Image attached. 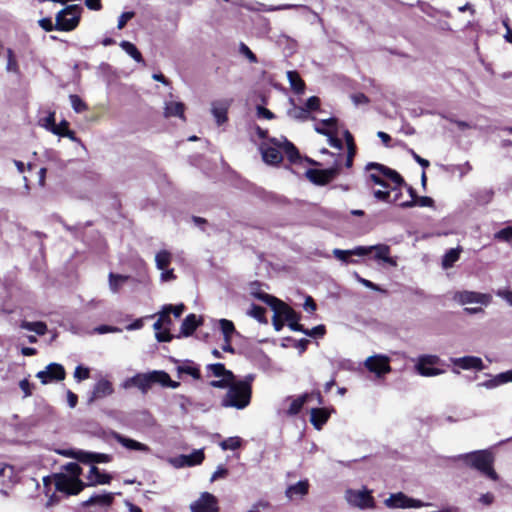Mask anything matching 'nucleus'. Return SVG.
I'll list each match as a JSON object with an SVG mask.
<instances>
[{
	"instance_id": "f3484780",
	"label": "nucleus",
	"mask_w": 512,
	"mask_h": 512,
	"mask_svg": "<svg viewBox=\"0 0 512 512\" xmlns=\"http://www.w3.org/2000/svg\"><path fill=\"white\" fill-rule=\"evenodd\" d=\"M70 455L83 463H108L111 460V456L108 454L85 452L81 450L72 452Z\"/></svg>"
},
{
	"instance_id": "6e6552de",
	"label": "nucleus",
	"mask_w": 512,
	"mask_h": 512,
	"mask_svg": "<svg viewBox=\"0 0 512 512\" xmlns=\"http://www.w3.org/2000/svg\"><path fill=\"white\" fill-rule=\"evenodd\" d=\"M190 511L220 512L218 499L209 492H202L200 496L190 504Z\"/></svg>"
},
{
	"instance_id": "bb28decb",
	"label": "nucleus",
	"mask_w": 512,
	"mask_h": 512,
	"mask_svg": "<svg viewBox=\"0 0 512 512\" xmlns=\"http://www.w3.org/2000/svg\"><path fill=\"white\" fill-rule=\"evenodd\" d=\"M130 279L131 277L127 275L109 273L108 280L110 291L112 293H118L121 287Z\"/></svg>"
},
{
	"instance_id": "4c0bfd02",
	"label": "nucleus",
	"mask_w": 512,
	"mask_h": 512,
	"mask_svg": "<svg viewBox=\"0 0 512 512\" xmlns=\"http://www.w3.org/2000/svg\"><path fill=\"white\" fill-rule=\"evenodd\" d=\"M287 113L290 118L298 121H306L310 119V113L303 107L293 106ZM311 119L314 120L315 118L311 117Z\"/></svg>"
},
{
	"instance_id": "dca6fc26",
	"label": "nucleus",
	"mask_w": 512,
	"mask_h": 512,
	"mask_svg": "<svg viewBox=\"0 0 512 512\" xmlns=\"http://www.w3.org/2000/svg\"><path fill=\"white\" fill-rule=\"evenodd\" d=\"M114 392V388L112 383L107 379H100L94 385L91 396L88 399L89 403L94 402L95 400L105 398L107 396L112 395Z\"/></svg>"
},
{
	"instance_id": "e2e57ef3",
	"label": "nucleus",
	"mask_w": 512,
	"mask_h": 512,
	"mask_svg": "<svg viewBox=\"0 0 512 512\" xmlns=\"http://www.w3.org/2000/svg\"><path fill=\"white\" fill-rule=\"evenodd\" d=\"M43 126L54 134V130H58L55 124L54 113H50L44 120Z\"/></svg>"
},
{
	"instance_id": "5fc2aeb1",
	"label": "nucleus",
	"mask_w": 512,
	"mask_h": 512,
	"mask_svg": "<svg viewBox=\"0 0 512 512\" xmlns=\"http://www.w3.org/2000/svg\"><path fill=\"white\" fill-rule=\"evenodd\" d=\"M320 128L326 129L328 131H336L337 130V119L336 118H328L321 120L320 124H317Z\"/></svg>"
},
{
	"instance_id": "a211bd4d",
	"label": "nucleus",
	"mask_w": 512,
	"mask_h": 512,
	"mask_svg": "<svg viewBox=\"0 0 512 512\" xmlns=\"http://www.w3.org/2000/svg\"><path fill=\"white\" fill-rule=\"evenodd\" d=\"M454 366L464 370L475 369L481 371L484 369V364L481 358L476 356H464L460 358H451Z\"/></svg>"
},
{
	"instance_id": "5701e85b",
	"label": "nucleus",
	"mask_w": 512,
	"mask_h": 512,
	"mask_svg": "<svg viewBox=\"0 0 512 512\" xmlns=\"http://www.w3.org/2000/svg\"><path fill=\"white\" fill-rule=\"evenodd\" d=\"M309 483L307 480H301L294 485H290L286 491V497L290 500L295 498H302L308 493Z\"/></svg>"
},
{
	"instance_id": "393cba45",
	"label": "nucleus",
	"mask_w": 512,
	"mask_h": 512,
	"mask_svg": "<svg viewBox=\"0 0 512 512\" xmlns=\"http://www.w3.org/2000/svg\"><path fill=\"white\" fill-rule=\"evenodd\" d=\"M228 101H216L212 103L211 112L216 119L218 125L223 124L227 120Z\"/></svg>"
},
{
	"instance_id": "6ab92c4d",
	"label": "nucleus",
	"mask_w": 512,
	"mask_h": 512,
	"mask_svg": "<svg viewBox=\"0 0 512 512\" xmlns=\"http://www.w3.org/2000/svg\"><path fill=\"white\" fill-rule=\"evenodd\" d=\"M112 437L116 440L120 445L128 450H135L144 453L150 452V447L144 443L138 442L134 439L123 436L118 432H113Z\"/></svg>"
},
{
	"instance_id": "9b49d317",
	"label": "nucleus",
	"mask_w": 512,
	"mask_h": 512,
	"mask_svg": "<svg viewBox=\"0 0 512 512\" xmlns=\"http://www.w3.org/2000/svg\"><path fill=\"white\" fill-rule=\"evenodd\" d=\"M65 376L66 372L64 367L58 363H50L46 366L45 370L39 371L36 374V377L40 379L42 384L64 380Z\"/></svg>"
},
{
	"instance_id": "2f4dec72",
	"label": "nucleus",
	"mask_w": 512,
	"mask_h": 512,
	"mask_svg": "<svg viewBox=\"0 0 512 512\" xmlns=\"http://www.w3.org/2000/svg\"><path fill=\"white\" fill-rule=\"evenodd\" d=\"M178 374H187L192 376L194 379H200V370L196 365H194L191 361H186L181 365L177 366Z\"/></svg>"
},
{
	"instance_id": "37998d69",
	"label": "nucleus",
	"mask_w": 512,
	"mask_h": 512,
	"mask_svg": "<svg viewBox=\"0 0 512 512\" xmlns=\"http://www.w3.org/2000/svg\"><path fill=\"white\" fill-rule=\"evenodd\" d=\"M184 305L183 304H179V305H176V306H172V305H166L163 307V312H164V319L167 320L168 324L171 323V319L169 317V313L172 312L175 317H180L181 314L183 313L184 311Z\"/></svg>"
},
{
	"instance_id": "7c9ffc66",
	"label": "nucleus",
	"mask_w": 512,
	"mask_h": 512,
	"mask_svg": "<svg viewBox=\"0 0 512 512\" xmlns=\"http://www.w3.org/2000/svg\"><path fill=\"white\" fill-rule=\"evenodd\" d=\"M287 78L291 88L297 93L302 94L305 89V83L296 71H288Z\"/></svg>"
},
{
	"instance_id": "1a4fd4ad",
	"label": "nucleus",
	"mask_w": 512,
	"mask_h": 512,
	"mask_svg": "<svg viewBox=\"0 0 512 512\" xmlns=\"http://www.w3.org/2000/svg\"><path fill=\"white\" fill-rule=\"evenodd\" d=\"M345 499L347 502L361 509L373 508L374 499L368 490H353L348 489L345 493Z\"/></svg>"
},
{
	"instance_id": "09e8293b",
	"label": "nucleus",
	"mask_w": 512,
	"mask_h": 512,
	"mask_svg": "<svg viewBox=\"0 0 512 512\" xmlns=\"http://www.w3.org/2000/svg\"><path fill=\"white\" fill-rule=\"evenodd\" d=\"M7 65L6 70L12 73H19V66L12 49H7Z\"/></svg>"
},
{
	"instance_id": "b1692460",
	"label": "nucleus",
	"mask_w": 512,
	"mask_h": 512,
	"mask_svg": "<svg viewBox=\"0 0 512 512\" xmlns=\"http://www.w3.org/2000/svg\"><path fill=\"white\" fill-rule=\"evenodd\" d=\"M271 142L282 149V151L287 155L290 161H296L299 158V152L297 148L289 142L286 138H282L280 140L278 139H271Z\"/></svg>"
},
{
	"instance_id": "f704fd0d",
	"label": "nucleus",
	"mask_w": 512,
	"mask_h": 512,
	"mask_svg": "<svg viewBox=\"0 0 512 512\" xmlns=\"http://www.w3.org/2000/svg\"><path fill=\"white\" fill-rule=\"evenodd\" d=\"M164 323L168 322L164 319V312H162L160 318L153 324V328L157 331L156 338L159 342H168L172 338L168 331L159 332Z\"/></svg>"
},
{
	"instance_id": "680f3d73",
	"label": "nucleus",
	"mask_w": 512,
	"mask_h": 512,
	"mask_svg": "<svg viewBox=\"0 0 512 512\" xmlns=\"http://www.w3.org/2000/svg\"><path fill=\"white\" fill-rule=\"evenodd\" d=\"M94 332L98 334H105V333H117L121 332V329L114 326L109 325H100L94 329Z\"/></svg>"
},
{
	"instance_id": "423d86ee",
	"label": "nucleus",
	"mask_w": 512,
	"mask_h": 512,
	"mask_svg": "<svg viewBox=\"0 0 512 512\" xmlns=\"http://www.w3.org/2000/svg\"><path fill=\"white\" fill-rule=\"evenodd\" d=\"M441 362L437 355L425 354L418 357L415 369L424 377H433L444 373V370L434 367Z\"/></svg>"
},
{
	"instance_id": "39448f33",
	"label": "nucleus",
	"mask_w": 512,
	"mask_h": 512,
	"mask_svg": "<svg viewBox=\"0 0 512 512\" xmlns=\"http://www.w3.org/2000/svg\"><path fill=\"white\" fill-rule=\"evenodd\" d=\"M81 8L78 5H69L56 15L55 29L60 31H71L79 23Z\"/></svg>"
},
{
	"instance_id": "ddd939ff",
	"label": "nucleus",
	"mask_w": 512,
	"mask_h": 512,
	"mask_svg": "<svg viewBox=\"0 0 512 512\" xmlns=\"http://www.w3.org/2000/svg\"><path fill=\"white\" fill-rule=\"evenodd\" d=\"M165 379V375L160 374L159 370H154L148 373L136 374V387L146 394L153 384L158 383V380Z\"/></svg>"
},
{
	"instance_id": "052dcab7",
	"label": "nucleus",
	"mask_w": 512,
	"mask_h": 512,
	"mask_svg": "<svg viewBox=\"0 0 512 512\" xmlns=\"http://www.w3.org/2000/svg\"><path fill=\"white\" fill-rule=\"evenodd\" d=\"M235 379L221 378L220 380H213L210 385L214 388H228Z\"/></svg>"
},
{
	"instance_id": "0e129e2a",
	"label": "nucleus",
	"mask_w": 512,
	"mask_h": 512,
	"mask_svg": "<svg viewBox=\"0 0 512 512\" xmlns=\"http://www.w3.org/2000/svg\"><path fill=\"white\" fill-rule=\"evenodd\" d=\"M133 16H134V12L122 13L118 19L117 28L123 29L125 27V25L127 24V22L133 18Z\"/></svg>"
},
{
	"instance_id": "cd10ccee",
	"label": "nucleus",
	"mask_w": 512,
	"mask_h": 512,
	"mask_svg": "<svg viewBox=\"0 0 512 512\" xmlns=\"http://www.w3.org/2000/svg\"><path fill=\"white\" fill-rule=\"evenodd\" d=\"M199 321L197 320V317L195 314H189L186 316V318L183 320L181 324V333L184 336H190L198 327Z\"/></svg>"
},
{
	"instance_id": "a19ab883",
	"label": "nucleus",
	"mask_w": 512,
	"mask_h": 512,
	"mask_svg": "<svg viewBox=\"0 0 512 512\" xmlns=\"http://www.w3.org/2000/svg\"><path fill=\"white\" fill-rule=\"evenodd\" d=\"M252 295L255 298L268 304L273 309V311H275L278 307V304H280L282 302L281 300L277 299L276 297L266 294L264 292L252 291Z\"/></svg>"
},
{
	"instance_id": "72a5a7b5",
	"label": "nucleus",
	"mask_w": 512,
	"mask_h": 512,
	"mask_svg": "<svg viewBox=\"0 0 512 512\" xmlns=\"http://www.w3.org/2000/svg\"><path fill=\"white\" fill-rule=\"evenodd\" d=\"M328 417L327 412L323 409L314 408L311 410V422L317 429H320L327 422Z\"/></svg>"
},
{
	"instance_id": "c85d7f7f",
	"label": "nucleus",
	"mask_w": 512,
	"mask_h": 512,
	"mask_svg": "<svg viewBox=\"0 0 512 512\" xmlns=\"http://www.w3.org/2000/svg\"><path fill=\"white\" fill-rule=\"evenodd\" d=\"M207 369L214 377L235 379L232 371L227 370L222 363L209 364Z\"/></svg>"
},
{
	"instance_id": "58836bf2",
	"label": "nucleus",
	"mask_w": 512,
	"mask_h": 512,
	"mask_svg": "<svg viewBox=\"0 0 512 512\" xmlns=\"http://www.w3.org/2000/svg\"><path fill=\"white\" fill-rule=\"evenodd\" d=\"M21 328L28 330V331H33L38 335H44L47 331V325L41 321H37V322L23 321L21 323Z\"/></svg>"
},
{
	"instance_id": "13d9d810",
	"label": "nucleus",
	"mask_w": 512,
	"mask_h": 512,
	"mask_svg": "<svg viewBox=\"0 0 512 512\" xmlns=\"http://www.w3.org/2000/svg\"><path fill=\"white\" fill-rule=\"evenodd\" d=\"M89 375H90V371L86 367L77 366L74 371V378L77 381H82V380L88 379Z\"/></svg>"
},
{
	"instance_id": "864d4df0",
	"label": "nucleus",
	"mask_w": 512,
	"mask_h": 512,
	"mask_svg": "<svg viewBox=\"0 0 512 512\" xmlns=\"http://www.w3.org/2000/svg\"><path fill=\"white\" fill-rule=\"evenodd\" d=\"M404 186L406 187L411 199L408 201H403V202L399 203V206L403 207V208H409V207L416 206V199L418 197L416 195L415 190L411 186H408L406 184Z\"/></svg>"
},
{
	"instance_id": "c9c22d12",
	"label": "nucleus",
	"mask_w": 512,
	"mask_h": 512,
	"mask_svg": "<svg viewBox=\"0 0 512 512\" xmlns=\"http://www.w3.org/2000/svg\"><path fill=\"white\" fill-rule=\"evenodd\" d=\"M172 255L166 250L159 251L155 256V262L157 269L164 271L170 265Z\"/></svg>"
},
{
	"instance_id": "c03bdc74",
	"label": "nucleus",
	"mask_w": 512,
	"mask_h": 512,
	"mask_svg": "<svg viewBox=\"0 0 512 512\" xmlns=\"http://www.w3.org/2000/svg\"><path fill=\"white\" fill-rule=\"evenodd\" d=\"M219 324H220L221 331L224 335V340H225V342H228L229 338L235 331L234 324L230 320H227V319H221L219 321Z\"/></svg>"
},
{
	"instance_id": "aec40b11",
	"label": "nucleus",
	"mask_w": 512,
	"mask_h": 512,
	"mask_svg": "<svg viewBox=\"0 0 512 512\" xmlns=\"http://www.w3.org/2000/svg\"><path fill=\"white\" fill-rule=\"evenodd\" d=\"M280 149L276 145L261 144L260 151L264 162L271 165L279 164L283 159Z\"/></svg>"
},
{
	"instance_id": "4be33fe9",
	"label": "nucleus",
	"mask_w": 512,
	"mask_h": 512,
	"mask_svg": "<svg viewBox=\"0 0 512 512\" xmlns=\"http://www.w3.org/2000/svg\"><path fill=\"white\" fill-rule=\"evenodd\" d=\"M370 253V248H364L363 246L356 247L352 250H341V249H334L333 255L340 261H343L345 263H348L349 257L352 255L356 256H365Z\"/></svg>"
},
{
	"instance_id": "e433bc0d",
	"label": "nucleus",
	"mask_w": 512,
	"mask_h": 512,
	"mask_svg": "<svg viewBox=\"0 0 512 512\" xmlns=\"http://www.w3.org/2000/svg\"><path fill=\"white\" fill-rule=\"evenodd\" d=\"M120 47L128 54L130 55L136 62L143 63V57L140 53V51L137 49V47L129 42V41H122L120 43Z\"/></svg>"
},
{
	"instance_id": "0eeeda50",
	"label": "nucleus",
	"mask_w": 512,
	"mask_h": 512,
	"mask_svg": "<svg viewBox=\"0 0 512 512\" xmlns=\"http://www.w3.org/2000/svg\"><path fill=\"white\" fill-rule=\"evenodd\" d=\"M453 300L462 306L467 304H480L487 306L491 303L492 296L488 293L461 290L454 293Z\"/></svg>"
},
{
	"instance_id": "8fccbe9b",
	"label": "nucleus",
	"mask_w": 512,
	"mask_h": 512,
	"mask_svg": "<svg viewBox=\"0 0 512 512\" xmlns=\"http://www.w3.org/2000/svg\"><path fill=\"white\" fill-rule=\"evenodd\" d=\"M185 456L187 457V461H188V462H186L187 466L198 465V464L202 463V461L204 460V453L201 449L195 450L191 454L185 455Z\"/></svg>"
},
{
	"instance_id": "a18cd8bd",
	"label": "nucleus",
	"mask_w": 512,
	"mask_h": 512,
	"mask_svg": "<svg viewBox=\"0 0 512 512\" xmlns=\"http://www.w3.org/2000/svg\"><path fill=\"white\" fill-rule=\"evenodd\" d=\"M69 100H70L73 110L76 113H81V112L87 110V108H88L87 104L76 94H71L69 96Z\"/></svg>"
},
{
	"instance_id": "79ce46f5",
	"label": "nucleus",
	"mask_w": 512,
	"mask_h": 512,
	"mask_svg": "<svg viewBox=\"0 0 512 512\" xmlns=\"http://www.w3.org/2000/svg\"><path fill=\"white\" fill-rule=\"evenodd\" d=\"M113 497L111 494L94 495L91 496L87 501L84 502L85 506L94 504L109 505L112 502Z\"/></svg>"
},
{
	"instance_id": "412c9836",
	"label": "nucleus",
	"mask_w": 512,
	"mask_h": 512,
	"mask_svg": "<svg viewBox=\"0 0 512 512\" xmlns=\"http://www.w3.org/2000/svg\"><path fill=\"white\" fill-rule=\"evenodd\" d=\"M364 248H370V253L375 251L374 258L376 260H382L385 263L396 266L397 262L394 258L390 257V248L387 245L379 244L375 246H363Z\"/></svg>"
},
{
	"instance_id": "603ef678",
	"label": "nucleus",
	"mask_w": 512,
	"mask_h": 512,
	"mask_svg": "<svg viewBox=\"0 0 512 512\" xmlns=\"http://www.w3.org/2000/svg\"><path fill=\"white\" fill-rule=\"evenodd\" d=\"M494 238L508 243L512 242V226L499 230L495 233Z\"/></svg>"
},
{
	"instance_id": "49530a36",
	"label": "nucleus",
	"mask_w": 512,
	"mask_h": 512,
	"mask_svg": "<svg viewBox=\"0 0 512 512\" xmlns=\"http://www.w3.org/2000/svg\"><path fill=\"white\" fill-rule=\"evenodd\" d=\"M241 442V438L237 436L229 437L220 443V447L223 450H236L241 446Z\"/></svg>"
},
{
	"instance_id": "4468645a",
	"label": "nucleus",
	"mask_w": 512,
	"mask_h": 512,
	"mask_svg": "<svg viewBox=\"0 0 512 512\" xmlns=\"http://www.w3.org/2000/svg\"><path fill=\"white\" fill-rule=\"evenodd\" d=\"M339 169L337 167L318 170V169H309L306 172L307 178L314 184L317 185H325L333 180L338 174Z\"/></svg>"
},
{
	"instance_id": "ea45409f",
	"label": "nucleus",
	"mask_w": 512,
	"mask_h": 512,
	"mask_svg": "<svg viewBox=\"0 0 512 512\" xmlns=\"http://www.w3.org/2000/svg\"><path fill=\"white\" fill-rule=\"evenodd\" d=\"M308 395H302L290 401L289 408L287 410L288 415H296L300 412L303 405L306 403Z\"/></svg>"
},
{
	"instance_id": "f8f14e48",
	"label": "nucleus",
	"mask_w": 512,
	"mask_h": 512,
	"mask_svg": "<svg viewBox=\"0 0 512 512\" xmlns=\"http://www.w3.org/2000/svg\"><path fill=\"white\" fill-rule=\"evenodd\" d=\"M389 361V357L385 355H374L368 357L365 360L364 365L370 372L375 373L378 377H380L391 371Z\"/></svg>"
},
{
	"instance_id": "20e7f679",
	"label": "nucleus",
	"mask_w": 512,
	"mask_h": 512,
	"mask_svg": "<svg viewBox=\"0 0 512 512\" xmlns=\"http://www.w3.org/2000/svg\"><path fill=\"white\" fill-rule=\"evenodd\" d=\"M252 388L246 383H237L235 380L229 386L225 396L221 401L223 407L242 410L246 408L251 401Z\"/></svg>"
},
{
	"instance_id": "a878e982",
	"label": "nucleus",
	"mask_w": 512,
	"mask_h": 512,
	"mask_svg": "<svg viewBox=\"0 0 512 512\" xmlns=\"http://www.w3.org/2000/svg\"><path fill=\"white\" fill-rule=\"evenodd\" d=\"M185 106L182 102L167 101L164 107V116L166 118L177 116L184 119Z\"/></svg>"
},
{
	"instance_id": "9d476101",
	"label": "nucleus",
	"mask_w": 512,
	"mask_h": 512,
	"mask_svg": "<svg viewBox=\"0 0 512 512\" xmlns=\"http://www.w3.org/2000/svg\"><path fill=\"white\" fill-rule=\"evenodd\" d=\"M384 504L388 508L396 509V508H420L425 506V504L414 498H410L402 492L391 494L387 499H385Z\"/></svg>"
},
{
	"instance_id": "473e14b6",
	"label": "nucleus",
	"mask_w": 512,
	"mask_h": 512,
	"mask_svg": "<svg viewBox=\"0 0 512 512\" xmlns=\"http://www.w3.org/2000/svg\"><path fill=\"white\" fill-rule=\"evenodd\" d=\"M315 131L319 134L325 135L328 137V143L330 146L341 150L342 149V141L336 137V131H328L326 129L320 128L318 125H315L314 127Z\"/></svg>"
},
{
	"instance_id": "f257e3e1",
	"label": "nucleus",
	"mask_w": 512,
	"mask_h": 512,
	"mask_svg": "<svg viewBox=\"0 0 512 512\" xmlns=\"http://www.w3.org/2000/svg\"><path fill=\"white\" fill-rule=\"evenodd\" d=\"M81 474L82 468L77 463L64 465L63 471L53 476L56 490L67 495H77L85 486L109 484L112 479L110 475L101 473L94 465L90 467L86 484L80 480Z\"/></svg>"
},
{
	"instance_id": "7ed1b4c3",
	"label": "nucleus",
	"mask_w": 512,
	"mask_h": 512,
	"mask_svg": "<svg viewBox=\"0 0 512 512\" xmlns=\"http://www.w3.org/2000/svg\"><path fill=\"white\" fill-rule=\"evenodd\" d=\"M458 459L467 466L478 470L480 473L493 481L498 480V474L493 468L494 456L488 450H477L466 454H461Z\"/></svg>"
},
{
	"instance_id": "de8ad7c7",
	"label": "nucleus",
	"mask_w": 512,
	"mask_h": 512,
	"mask_svg": "<svg viewBox=\"0 0 512 512\" xmlns=\"http://www.w3.org/2000/svg\"><path fill=\"white\" fill-rule=\"evenodd\" d=\"M265 312V308L258 305H252L251 309L248 311V315L255 318L260 323H267V320L264 316Z\"/></svg>"
},
{
	"instance_id": "4d7b16f0",
	"label": "nucleus",
	"mask_w": 512,
	"mask_h": 512,
	"mask_svg": "<svg viewBox=\"0 0 512 512\" xmlns=\"http://www.w3.org/2000/svg\"><path fill=\"white\" fill-rule=\"evenodd\" d=\"M240 53L245 56L251 63H256L257 57L256 55L250 50V48L245 45L244 43H241L239 46Z\"/></svg>"
},
{
	"instance_id": "f03ea898",
	"label": "nucleus",
	"mask_w": 512,
	"mask_h": 512,
	"mask_svg": "<svg viewBox=\"0 0 512 512\" xmlns=\"http://www.w3.org/2000/svg\"><path fill=\"white\" fill-rule=\"evenodd\" d=\"M370 171L369 179L383 189L373 190V196L382 202L389 204L401 203V187L405 185L402 176L395 170L379 163L370 162L366 165Z\"/></svg>"
},
{
	"instance_id": "69168bd1",
	"label": "nucleus",
	"mask_w": 512,
	"mask_h": 512,
	"mask_svg": "<svg viewBox=\"0 0 512 512\" xmlns=\"http://www.w3.org/2000/svg\"><path fill=\"white\" fill-rule=\"evenodd\" d=\"M320 107V99L316 96H312L310 98L307 99L306 101V110L311 111V110H318Z\"/></svg>"
},
{
	"instance_id": "3c124183",
	"label": "nucleus",
	"mask_w": 512,
	"mask_h": 512,
	"mask_svg": "<svg viewBox=\"0 0 512 512\" xmlns=\"http://www.w3.org/2000/svg\"><path fill=\"white\" fill-rule=\"evenodd\" d=\"M62 126L65 127V131L64 130H61V131L54 130L55 135H59L62 137H68L70 140H72L74 142H80V140L76 137L75 133L73 131L69 130V123L66 120L62 121Z\"/></svg>"
},
{
	"instance_id": "bf43d9fd",
	"label": "nucleus",
	"mask_w": 512,
	"mask_h": 512,
	"mask_svg": "<svg viewBox=\"0 0 512 512\" xmlns=\"http://www.w3.org/2000/svg\"><path fill=\"white\" fill-rule=\"evenodd\" d=\"M160 374L165 375V379L163 378V380H158V384H160V385H162L164 387H170V388H173V389L179 387L180 383L171 380V378H170L168 373H166L165 371H160Z\"/></svg>"
},
{
	"instance_id": "774afa93",
	"label": "nucleus",
	"mask_w": 512,
	"mask_h": 512,
	"mask_svg": "<svg viewBox=\"0 0 512 512\" xmlns=\"http://www.w3.org/2000/svg\"><path fill=\"white\" fill-rule=\"evenodd\" d=\"M497 296L501 297L505 301L509 303L510 306H512V291L507 289H501L498 290L496 293Z\"/></svg>"
},
{
	"instance_id": "c756f323",
	"label": "nucleus",
	"mask_w": 512,
	"mask_h": 512,
	"mask_svg": "<svg viewBox=\"0 0 512 512\" xmlns=\"http://www.w3.org/2000/svg\"><path fill=\"white\" fill-rule=\"evenodd\" d=\"M461 247L448 250L442 258V266L444 269L451 268L460 257Z\"/></svg>"
},
{
	"instance_id": "2eb2a0df",
	"label": "nucleus",
	"mask_w": 512,
	"mask_h": 512,
	"mask_svg": "<svg viewBox=\"0 0 512 512\" xmlns=\"http://www.w3.org/2000/svg\"><path fill=\"white\" fill-rule=\"evenodd\" d=\"M274 312L282 314L283 318L288 322L289 327L293 331H304L303 325L298 323L299 315L283 301L278 304V307Z\"/></svg>"
},
{
	"instance_id": "338daca9",
	"label": "nucleus",
	"mask_w": 512,
	"mask_h": 512,
	"mask_svg": "<svg viewBox=\"0 0 512 512\" xmlns=\"http://www.w3.org/2000/svg\"><path fill=\"white\" fill-rule=\"evenodd\" d=\"M497 381L499 385L512 382V370H508L506 372H502L496 375Z\"/></svg>"
},
{
	"instance_id": "6e6d98bb",
	"label": "nucleus",
	"mask_w": 512,
	"mask_h": 512,
	"mask_svg": "<svg viewBox=\"0 0 512 512\" xmlns=\"http://www.w3.org/2000/svg\"><path fill=\"white\" fill-rule=\"evenodd\" d=\"M325 332H326V329H325L324 325H318L310 330L304 328V331H303L304 334H306L307 336H310V337H322V336H324Z\"/></svg>"
}]
</instances>
